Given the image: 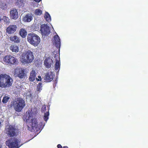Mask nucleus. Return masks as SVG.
Masks as SVG:
<instances>
[{"mask_svg": "<svg viewBox=\"0 0 148 148\" xmlns=\"http://www.w3.org/2000/svg\"><path fill=\"white\" fill-rule=\"evenodd\" d=\"M28 130L32 132H40L45 125L40 121H26Z\"/></svg>", "mask_w": 148, "mask_h": 148, "instance_id": "1", "label": "nucleus"}, {"mask_svg": "<svg viewBox=\"0 0 148 148\" xmlns=\"http://www.w3.org/2000/svg\"><path fill=\"white\" fill-rule=\"evenodd\" d=\"M11 105L16 111L20 112L25 106V101L23 98L17 97L12 101Z\"/></svg>", "mask_w": 148, "mask_h": 148, "instance_id": "2", "label": "nucleus"}, {"mask_svg": "<svg viewBox=\"0 0 148 148\" xmlns=\"http://www.w3.org/2000/svg\"><path fill=\"white\" fill-rule=\"evenodd\" d=\"M13 79L9 75L6 74L0 75V87L2 88L11 86L12 84Z\"/></svg>", "mask_w": 148, "mask_h": 148, "instance_id": "3", "label": "nucleus"}, {"mask_svg": "<svg viewBox=\"0 0 148 148\" xmlns=\"http://www.w3.org/2000/svg\"><path fill=\"white\" fill-rule=\"evenodd\" d=\"M27 40L32 45L37 46L40 42V37L34 33L29 34L27 36Z\"/></svg>", "mask_w": 148, "mask_h": 148, "instance_id": "4", "label": "nucleus"}, {"mask_svg": "<svg viewBox=\"0 0 148 148\" xmlns=\"http://www.w3.org/2000/svg\"><path fill=\"white\" fill-rule=\"evenodd\" d=\"M34 59V56L31 51L28 50L23 53L21 56V62L24 64H29Z\"/></svg>", "mask_w": 148, "mask_h": 148, "instance_id": "5", "label": "nucleus"}, {"mask_svg": "<svg viewBox=\"0 0 148 148\" xmlns=\"http://www.w3.org/2000/svg\"><path fill=\"white\" fill-rule=\"evenodd\" d=\"M20 140L16 138H11L6 142V144L9 148H18L22 145L20 144Z\"/></svg>", "mask_w": 148, "mask_h": 148, "instance_id": "6", "label": "nucleus"}, {"mask_svg": "<svg viewBox=\"0 0 148 148\" xmlns=\"http://www.w3.org/2000/svg\"><path fill=\"white\" fill-rule=\"evenodd\" d=\"M5 133L9 137H12L17 135L18 132V129L15 126L11 125L5 128Z\"/></svg>", "mask_w": 148, "mask_h": 148, "instance_id": "7", "label": "nucleus"}, {"mask_svg": "<svg viewBox=\"0 0 148 148\" xmlns=\"http://www.w3.org/2000/svg\"><path fill=\"white\" fill-rule=\"evenodd\" d=\"M14 75L19 79H25L27 76L26 69L22 68H16L14 69Z\"/></svg>", "mask_w": 148, "mask_h": 148, "instance_id": "8", "label": "nucleus"}, {"mask_svg": "<svg viewBox=\"0 0 148 148\" xmlns=\"http://www.w3.org/2000/svg\"><path fill=\"white\" fill-rule=\"evenodd\" d=\"M3 61L5 64L11 65L17 64L18 63L17 59L11 55H7L5 56Z\"/></svg>", "mask_w": 148, "mask_h": 148, "instance_id": "9", "label": "nucleus"}, {"mask_svg": "<svg viewBox=\"0 0 148 148\" xmlns=\"http://www.w3.org/2000/svg\"><path fill=\"white\" fill-rule=\"evenodd\" d=\"M40 31L42 35L47 36L50 33L49 27L47 24L41 25Z\"/></svg>", "mask_w": 148, "mask_h": 148, "instance_id": "10", "label": "nucleus"}, {"mask_svg": "<svg viewBox=\"0 0 148 148\" xmlns=\"http://www.w3.org/2000/svg\"><path fill=\"white\" fill-rule=\"evenodd\" d=\"M37 113L32 112V110H29L28 113L26 116V120H36V115Z\"/></svg>", "mask_w": 148, "mask_h": 148, "instance_id": "11", "label": "nucleus"}, {"mask_svg": "<svg viewBox=\"0 0 148 148\" xmlns=\"http://www.w3.org/2000/svg\"><path fill=\"white\" fill-rule=\"evenodd\" d=\"M54 76V75L52 72H48L45 74L44 80L46 82H50L53 80Z\"/></svg>", "mask_w": 148, "mask_h": 148, "instance_id": "12", "label": "nucleus"}, {"mask_svg": "<svg viewBox=\"0 0 148 148\" xmlns=\"http://www.w3.org/2000/svg\"><path fill=\"white\" fill-rule=\"evenodd\" d=\"M10 18L16 19L18 17V13L17 10L15 8L12 9L10 11Z\"/></svg>", "mask_w": 148, "mask_h": 148, "instance_id": "13", "label": "nucleus"}, {"mask_svg": "<svg viewBox=\"0 0 148 148\" xmlns=\"http://www.w3.org/2000/svg\"><path fill=\"white\" fill-rule=\"evenodd\" d=\"M17 29L15 25H11L8 27L6 29V32L9 34H12L14 33Z\"/></svg>", "mask_w": 148, "mask_h": 148, "instance_id": "14", "label": "nucleus"}, {"mask_svg": "<svg viewBox=\"0 0 148 148\" xmlns=\"http://www.w3.org/2000/svg\"><path fill=\"white\" fill-rule=\"evenodd\" d=\"M53 63L52 59L49 57L46 58L44 62V65L46 67L49 68L51 67V64Z\"/></svg>", "mask_w": 148, "mask_h": 148, "instance_id": "15", "label": "nucleus"}, {"mask_svg": "<svg viewBox=\"0 0 148 148\" xmlns=\"http://www.w3.org/2000/svg\"><path fill=\"white\" fill-rule=\"evenodd\" d=\"M54 44L57 48H60V42L59 37L58 35H55L54 37Z\"/></svg>", "mask_w": 148, "mask_h": 148, "instance_id": "16", "label": "nucleus"}, {"mask_svg": "<svg viewBox=\"0 0 148 148\" xmlns=\"http://www.w3.org/2000/svg\"><path fill=\"white\" fill-rule=\"evenodd\" d=\"M10 40L13 42L19 43L20 41V38L16 36H11L9 37Z\"/></svg>", "mask_w": 148, "mask_h": 148, "instance_id": "17", "label": "nucleus"}, {"mask_svg": "<svg viewBox=\"0 0 148 148\" xmlns=\"http://www.w3.org/2000/svg\"><path fill=\"white\" fill-rule=\"evenodd\" d=\"M33 16L31 13L26 14L23 18V21L25 22H29L33 19Z\"/></svg>", "mask_w": 148, "mask_h": 148, "instance_id": "18", "label": "nucleus"}, {"mask_svg": "<svg viewBox=\"0 0 148 148\" xmlns=\"http://www.w3.org/2000/svg\"><path fill=\"white\" fill-rule=\"evenodd\" d=\"M36 72L34 70H32L30 73V75L29 77V80L31 82L34 81L36 77Z\"/></svg>", "mask_w": 148, "mask_h": 148, "instance_id": "19", "label": "nucleus"}, {"mask_svg": "<svg viewBox=\"0 0 148 148\" xmlns=\"http://www.w3.org/2000/svg\"><path fill=\"white\" fill-rule=\"evenodd\" d=\"M10 49L13 52L17 53L19 51V48L18 46L15 44L11 45L10 47Z\"/></svg>", "mask_w": 148, "mask_h": 148, "instance_id": "20", "label": "nucleus"}, {"mask_svg": "<svg viewBox=\"0 0 148 148\" xmlns=\"http://www.w3.org/2000/svg\"><path fill=\"white\" fill-rule=\"evenodd\" d=\"M27 34L26 31L23 28L21 29L19 31V34L22 38H25L27 36Z\"/></svg>", "mask_w": 148, "mask_h": 148, "instance_id": "21", "label": "nucleus"}, {"mask_svg": "<svg viewBox=\"0 0 148 148\" xmlns=\"http://www.w3.org/2000/svg\"><path fill=\"white\" fill-rule=\"evenodd\" d=\"M44 17L45 19L47 21L49 22L51 21V16L48 12H45Z\"/></svg>", "mask_w": 148, "mask_h": 148, "instance_id": "22", "label": "nucleus"}, {"mask_svg": "<svg viewBox=\"0 0 148 148\" xmlns=\"http://www.w3.org/2000/svg\"><path fill=\"white\" fill-rule=\"evenodd\" d=\"M60 63L59 61L56 60L55 65V69L56 70H59L60 69Z\"/></svg>", "mask_w": 148, "mask_h": 148, "instance_id": "23", "label": "nucleus"}, {"mask_svg": "<svg viewBox=\"0 0 148 148\" xmlns=\"http://www.w3.org/2000/svg\"><path fill=\"white\" fill-rule=\"evenodd\" d=\"M49 115V111L45 113L44 116H43L44 120H47L48 119Z\"/></svg>", "mask_w": 148, "mask_h": 148, "instance_id": "24", "label": "nucleus"}, {"mask_svg": "<svg viewBox=\"0 0 148 148\" xmlns=\"http://www.w3.org/2000/svg\"><path fill=\"white\" fill-rule=\"evenodd\" d=\"M4 22L6 24L8 25L10 23V19L6 16H4L3 18Z\"/></svg>", "mask_w": 148, "mask_h": 148, "instance_id": "25", "label": "nucleus"}, {"mask_svg": "<svg viewBox=\"0 0 148 148\" xmlns=\"http://www.w3.org/2000/svg\"><path fill=\"white\" fill-rule=\"evenodd\" d=\"M10 99V97L8 96H5L2 100V102L3 103H6Z\"/></svg>", "mask_w": 148, "mask_h": 148, "instance_id": "26", "label": "nucleus"}, {"mask_svg": "<svg viewBox=\"0 0 148 148\" xmlns=\"http://www.w3.org/2000/svg\"><path fill=\"white\" fill-rule=\"evenodd\" d=\"M42 11L39 9H36L34 12V13L36 15H40L42 13Z\"/></svg>", "mask_w": 148, "mask_h": 148, "instance_id": "27", "label": "nucleus"}, {"mask_svg": "<svg viewBox=\"0 0 148 148\" xmlns=\"http://www.w3.org/2000/svg\"><path fill=\"white\" fill-rule=\"evenodd\" d=\"M42 84L39 83L37 87V91L40 92L42 90Z\"/></svg>", "mask_w": 148, "mask_h": 148, "instance_id": "28", "label": "nucleus"}, {"mask_svg": "<svg viewBox=\"0 0 148 148\" xmlns=\"http://www.w3.org/2000/svg\"><path fill=\"white\" fill-rule=\"evenodd\" d=\"M0 5L2 9L4 10L6 8V4L5 3L1 2L0 3Z\"/></svg>", "mask_w": 148, "mask_h": 148, "instance_id": "29", "label": "nucleus"}, {"mask_svg": "<svg viewBox=\"0 0 148 148\" xmlns=\"http://www.w3.org/2000/svg\"><path fill=\"white\" fill-rule=\"evenodd\" d=\"M22 3L23 2L21 0H20V3L18 2H16V3L17 5H22Z\"/></svg>", "mask_w": 148, "mask_h": 148, "instance_id": "30", "label": "nucleus"}, {"mask_svg": "<svg viewBox=\"0 0 148 148\" xmlns=\"http://www.w3.org/2000/svg\"><path fill=\"white\" fill-rule=\"evenodd\" d=\"M46 106H43L42 107V109L43 111H45L46 110Z\"/></svg>", "mask_w": 148, "mask_h": 148, "instance_id": "31", "label": "nucleus"}, {"mask_svg": "<svg viewBox=\"0 0 148 148\" xmlns=\"http://www.w3.org/2000/svg\"><path fill=\"white\" fill-rule=\"evenodd\" d=\"M57 147L58 148H63L62 146L60 144H58L57 145Z\"/></svg>", "mask_w": 148, "mask_h": 148, "instance_id": "32", "label": "nucleus"}, {"mask_svg": "<svg viewBox=\"0 0 148 148\" xmlns=\"http://www.w3.org/2000/svg\"><path fill=\"white\" fill-rule=\"evenodd\" d=\"M42 0H34V1L37 3H39L40 1Z\"/></svg>", "mask_w": 148, "mask_h": 148, "instance_id": "33", "label": "nucleus"}, {"mask_svg": "<svg viewBox=\"0 0 148 148\" xmlns=\"http://www.w3.org/2000/svg\"><path fill=\"white\" fill-rule=\"evenodd\" d=\"M36 79L37 81H41V80L42 79H39L37 78H36Z\"/></svg>", "mask_w": 148, "mask_h": 148, "instance_id": "34", "label": "nucleus"}, {"mask_svg": "<svg viewBox=\"0 0 148 148\" xmlns=\"http://www.w3.org/2000/svg\"><path fill=\"white\" fill-rule=\"evenodd\" d=\"M38 77L40 79H41V76H40V75H39V76H38Z\"/></svg>", "mask_w": 148, "mask_h": 148, "instance_id": "35", "label": "nucleus"}, {"mask_svg": "<svg viewBox=\"0 0 148 148\" xmlns=\"http://www.w3.org/2000/svg\"><path fill=\"white\" fill-rule=\"evenodd\" d=\"M63 148H69L67 146H65L63 147Z\"/></svg>", "mask_w": 148, "mask_h": 148, "instance_id": "36", "label": "nucleus"}, {"mask_svg": "<svg viewBox=\"0 0 148 148\" xmlns=\"http://www.w3.org/2000/svg\"><path fill=\"white\" fill-rule=\"evenodd\" d=\"M57 57L58 58V56H56V55L55 56V58H56Z\"/></svg>", "mask_w": 148, "mask_h": 148, "instance_id": "37", "label": "nucleus"}, {"mask_svg": "<svg viewBox=\"0 0 148 148\" xmlns=\"http://www.w3.org/2000/svg\"><path fill=\"white\" fill-rule=\"evenodd\" d=\"M0 148H1V147L0 146Z\"/></svg>", "mask_w": 148, "mask_h": 148, "instance_id": "38", "label": "nucleus"}]
</instances>
